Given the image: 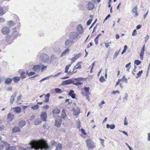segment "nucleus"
Masks as SVG:
<instances>
[{"mask_svg": "<svg viewBox=\"0 0 150 150\" xmlns=\"http://www.w3.org/2000/svg\"><path fill=\"white\" fill-rule=\"evenodd\" d=\"M29 144L31 145L30 147H27L26 148H22L21 150H29L33 148H35V149H47L49 148L46 142L43 139L32 140Z\"/></svg>", "mask_w": 150, "mask_h": 150, "instance_id": "f257e3e1", "label": "nucleus"}, {"mask_svg": "<svg viewBox=\"0 0 150 150\" xmlns=\"http://www.w3.org/2000/svg\"><path fill=\"white\" fill-rule=\"evenodd\" d=\"M86 146L89 149H92L96 147L95 144L91 139H87L86 141Z\"/></svg>", "mask_w": 150, "mask_h": 150, "instance_id": "f03ea898", "label": "nucleus"}, {"mask_svg": "<svg viewBox=\"0 0 150 150\" xmlns=\"http://www.w3.org/2000/svg\"><path fill=\"white\" fill-rule=\"evenodd\" d=\"M83 79L84 78L82 77L75 78L73 80L71 81V83L74 85L77 86L81 85L83 84V83L80 81H82Z\"/></svg>", "mask_w": 150, "mask_h": 150, "instance_id": "7ed1b4c3", "label": "nucleus"}, {"mask_svg": "<svg viewBox=\"0 0 150 150\" xmlns=\"http://www.w3.org/2000/svg\"><path fill=\"white\" fill-rule=\"evenodd\" d=\"M124 81L126 83L127 82V79L125 78V76H124L123 78L121 79H118L117 82L115 87H116L118 84H119L120 87L122 88H123V86L122 85V83Z\"/></svg>", "mask_w": 150, "mask_h": 150, "instance_id": "20e7f679", "label": "nucleus"}, {"mask_svg": "<svg viewBox=\"0 0 150 150\" xmlns=\"http://www.w3.org/2000/svg\"><path fill=\"white\" fill-rule=\"evenodd\" d=\"M90 88L89 87H84L83 89V91H82L81 94L83 96H86L87 97L90 94L89 92Z\"/></svg>", "mask_w": 150, "mask_h": 150, "instance_id": "39448f33", "label": "nucleus"}, {"mask_svg": "<svg viewBox=\"0 0 150 150\" xmlns=\"http://www.w3.org/2000/svg\"><path fill=\"white\" fill-rule=\"evenodd\" d=\"M78 34L75 32H72L70 33L69 37L70 39L72 40H75L78 36Z\"/></svg>", "mask_w": 150, "mask_h": 150, "instance_id": "423d86ee", "label": "nucleus"}, {"mask_svg": "<svg viewBox=\"0 0 150 150\" xmlns=\"http://www.w3.org/2000/svg\"><path fill=\"white\" fill-rule=\"evenodd\" d=\"M62 119L60 117H58L55 120V126L58 127H59L62 124Z\"/></svg>", "mask_w": 150, "mask_h": 150, "instance_id": "0eeeda50", "label": "nucleus"}, {"mask_svg": "<svg viewBox=\"0 0 150 150\" xmlns=\"http://www.w3.org/2000/svg\"><path fill=\"white\" fill-rule=\"evenodd\" d=\"M1 31L4 35H8L10 32V30L8 27L5 26L2 28Z\"/></svg>", "mask_w": 150, "mask_h": 150, "instance_id": "6e6552de", "label": "nucleus"}, {"mask_svg": "<svg viewBox=\"0 0 150 150\" xmlns=\"http://www.w3.org/2000/svg\"><path fill=\"white\" fill-rule=\"evenodd\" d=\"M77 32L79 34H82L84 32V29L81 24L79 25L76 28Z\"/></svg>", "mask_w": 150, "mask_h": 150, "instance_id": "1a4fd4ad", "label": "nucleus"}, {"mask_svg": "<svg viewBox=\"0 0 150 150\" xmlns=\"http://www.w3.org/2000/svg\"><path fill=\"white\" fill-rule=\"evenodd\" d=\"M94 7V4L91 1H89L86 5V8L89 11L93 10Z\"/></svg>", "mask_w": 150, "mask_h": 150, "instance_id": "9d476101", "label": "nucleus"}, {"mask_svg": "<svg viewBox=\"0 0 150 150\" xmlns=\"http://www.w3.org/2000/svg\"><path fill=\"white\" fill-rule=\"evenodd\" d=\"M40 117L42 121H46L47 116L46 112H42L41 113Z\"/></svg>", "mask_w": 150, "mask_h": 150, "instance_id": "9b49d317", "label": "nucleus"}, {"mask_svg": "<svg viewBox=\"0 0 150 150\" xmlns=\"http://www.w3.org/2000/svg\"><path fill=\"white\" fill-rule=\"evenodd\" d=\"M74 42L69 39L67 40L65 42V45L66 47H70L73 44Z\"/></svg>", "mask_w": 150, "mask_h": 150, "instance_id": "f8f14e48", "label": "nucleus"}, {"mask_svg": "<svg viewBox=\"0 0 150 150\" xmlns=\"http://www.w3.org/2000/svg\"><path fill=\"white\" fill-rule=\"evenodd\" d=\"M81 55V53H79L75 56L73 57L71 59V60L72 61L71 64L74 62L76 60L80 57Z\"/></svg>", "mask_w": 150, "mask_h": 150, "instance_id": "ddd939ff", "label": "nucleus"}, {"mask_svg": "<svg viewBox=\"0 0 150 150\" xmlns=\"http://www.w3.org/2000/svg\"><path fill=\"white\" fill-rule=\"evenodd\" d=\"M138 8L137 6H135L132 10V13L133 15L135 17H136L138 15V13L137 12Z\"/></svg>", "mask_w": 150, "mask_h": 150, "instance_id": "4468645a", "label": "nucleus"}, {"mask_svg": "<svg viewBox=\"0 0 150 150\" xmlns=\"http://www.w3.org/2000/svg\"><path fill=\"white\" fill-rule=\"evenodd\" d=\"M14 115L11 113H9L7 116V119L9 121H12L14 119Z\"/></svg>", "mask_w": 150, "mask_h": 150, "instance_id": "2eb2a0df", "label": "nucleus"}, {"mask_svg": "<svg viewBox=\"0 0 150 150\" xmlns=\"http://www.w3.org/2000/svg\"><path fill=\"white\" fill-rule=\"evenodd\" d=\"M43 58L42 59V62H47L49 61V56L46 54H44L43 55Z\"/></svg>", "mask_w": 150, "mask_h": 150, "instance_id": "dca6fc26", "label": "nucleus"}, {"mask_svg": "<svg viewBox=\"0 0 150 150\" xmlns=\"http://www.w3.org/2000/svg\"><path fill=\"white\" fill-rule=\"evenodd\" d=\"M145 46L144 45L142 49L141 50L140 53V57L141 60L143 59V57L144 54Z\"/></svg>", "mask_w": 150, "mask_h": 150, "instance_id": "f3484780", "label": "nucleus"}, {"mask_svg": "<svg viewBox=\"0 0 150 150\" xmlns=\"http://www.w3.org/2000/svg\"><path fill=\"white\" fill-rule=\"evenodd\" d=\"M70 50L68 48H67L66 50H64L61 53V57H63L64 56H65L67 54H69Z\"/></svg>", "mask_w": 150, "mask_h": 150, "instance_id": "a211bd4d", "label": "nucleus"}, {"mask_svg": "<svg viewBox=\"0 0 150 150\" xmlns=\"http://www.w3.org/2000/svg\"><path fill=\"white\" fill-rule=\"evenodd\" d=\"M13 109L14 112L17 113H20L21 112V109L19 107H15L13 108Z\"/></svg>", "mask_w": 150, "mask_h": 150, "instance_id": "6ab92c4d", "label": "nucleus"}, {"mask_svg": "<svg viewBox=\"0 0 150 150\" xmlns=\"http://www.w3.org/2000/svg\"><path fill=\"white\" fill-rule=\"evenodd\" d=\"M82 63L81 62H79L74 67V68L76 70L77 69H80L81 68V64Z\"/></svg>", "mask_w": 150, "mask_h": 150, "instance_id": "aec40b11", "label": "nucleus"}, {"mask_svg": "<svg viewBox=\"0 0 150 150\" xmlns=\"http://www.w3.org/2000/svg\"><path fill=\"white\" fill-rule=\"evenodd\" d=\"M12 81V79L7 78L6 79L5 81V83L6 84H10Z\"/></svg>", "mask_w": 150, "mask_h": 150, "instance_id": "412c9836", "label": "nucleus"}, {"mask_svg": "<svg viewBox=\"0 0 150 150\" xmlns=\"http://www.w3.org/2000/svg\"><path fill=\"white\" fill-rule=\"evenodd\" d=\"M21 130L19 127H13L12 129V131L13 133H16L17 132H20Z\"/></svg>", "mask_w": 150, "mask_h": 150, "instance_id": "4be33fe9", "label": "nucleus"}, {"mask_svg": "<svg viewBox=\"0 0 150 150\" xmlns=\"http://www.w3.org/2000/svg\"><path fill=\"white\" fill-rule=\"evenodd\" d=\"M77 71L74 68L70 70L69 71H68L67 74L68 75H71L77 72Z\"/></svg>", "mask_w": 150, "mask_h": 150, "instance_id": "5701e85b", "label": "nucleus"}, {"mask_svg": "<svg viewBox=\"0 0 150 150\" xmlns=\"http://www.w3.org/2000/svg\"><path fill=\"white\" fill-rule=\"evenodd\" d=\"M26 124L24 120H21L18 123V126L20 127H22L24 126Z\"/></svg>", "mask_w": 150, "mask_h": 150, "instance_id": "b1692460", "label": "nucleus"}, {"mask_svg": "<svg viewBox=\"0 0 150 150\" xmlns=\"http://www.w3.org/2000/svg\"><path fill=\"white\" fill-rule=\"evenodd\" d=\"M40 69V67L39 65H35L33 67V70L35 71H36L37 70H39Z\"/></svg>", "mask_w": 150, "mask_h": 150, "instance_id": "393cba45", "label": "nucleus"}, {"mask_svg": "<svg viewBox=\"0 0 150 150\" xmlns=\"http://www.w3.org/2000/svg\"><path fill=\"white\" fill-rule=\"evenodd\" d=\"M12 79L15 83H17L20 80V77L17 76H14Z\"/></svg>", "mask_w": 150, "mask_h": 150, "instance_id": "a878e982", "label": "nucleus"}, {"mask_svg": "<svg viewBox=\"0 0 150 150\" xmlns=\"http://www.w3.org/2000/svg\"><path fill=\"white\" fill-rule=\"evenodd\" d=\"M16 93H15L13 94L11 96V98L10 100V102L11 103H12L13 102L14 100V98L16 96Z\"/></svg>", "mask_w": 150, "mask_h": 150, "instance_id": "bb28decb", "label": "nucleus"}, {"mask_svg": "<svg viewBox=\"0 0 150 150\" xmlns=\"http://www.w3.org/2000/svg\"><path fill=\"white\" fill-rule=\"evenodd\" d=\"M50 96V94L49 93H48L45 95V100L44 101L45 103H47L49 101Z\"/></svg>", "mask_w": 150, "mask_h": 150, "instance_id": "cd10ccee", "label": "nucleus"}, {"mask_svg": "<svg viewBox=\"0 0 150 150\" xmlns=\"http://www.w3.org/2000/svg\"><path fill=\"white\" fill-rule=\"evenodd\" d=\"M52 112L54 114H58L60 113V110L57 108H55L53 110Z\"/></svg>", "mask_w": 150, "mask_h": 150, "instance_id": "c85d7f7f", "label": "nucleus"}, {"mask_svg": "<svg viewBox=\"0 0 150 150\" xmlns=\"http://www.w3.org/2000/svg\"><path fill=\"white\" fill-rule=\"evenodd\" d=\"M66 117L67 115L66 113V110L64 109H63L62 111V117L63 118H65Z\"/></svg>", "mask_w": 150, "mask_h": 150, "instance_id": "c756f323", "label": "nucleus"}, {"mask_svg": "<svg viewBox=\"0 0 150 150\" xmlns=\"http://www.w3.org/2000/svg\"><path fill=\"white\" fill-rule=\"evenodd\" d=\"M5 12L3 7H0V16H2L5 14Z\"/></svg>", "mask_w": 150, "mask_h": 150, "instance_id": "7c9ffc66", "label": "nucleus"}, {"mask_svg": "<svg viewBox=\"0 0 150 150\" xmlns=\"http://www.w3.org/2000/svg\"><path fill=\"white\" fill-rule=\"evenodd\" d=\"M72 64H71V63L70 64L66 65L65 67V70L64 71L65 73H68V70H69V67H70Z\"/></svg>", "mask_w": 150, "mask_h": 150, "instance_id": "2f4dec72", "label": "nucleus"}, {"mask_svg": "<svg viewBox=\"0 0 150 150\" xmlns=\"http://www.w3.org/2000/svg\"><path fill=\"white\" fill-rule=\"evenodd\" d=\"M57 58L55 55H52L50 57V62H52L55 61Z\"/></svg>", "mask_w": 150, "mask_h": 150, "instance_id": "473e14b6", "label": "nucleus"}, {"mask_svg": "<svg viewBox=\"0 0 150 150\" xmlns=\"http://www.w3.org/2000/svg\"><path fill=\"white\" fill-rule=\"evenodd\" d=\"M41 121L39 119H36L35 121V125H39L41 122Z\"/></svg>", "mask_w": 150, "mask_h": 150, "instance_id": "72a5a7b5", "label": "nucleus"}, {"mask_svg": "<svg viewBox=\"0 0 150 150\" xmlns=\"http://www.w3.org/2000/svg\"><path fill=\"white\" fill-rule=\"evenodd\" d=\"M115 126L113 124L112 125H110L109 124H108L106 125V127L108 128H110L111 129H113L115 128Z\"/></svg>", "mask_w": 150, "mask_h": 150, "instance_id": "f704fd0d", "label": "nucleus"}, {"mask_svg": "<svg viewBox=\"0 0 150 150\" xmlns=\"http://www.w3.org/2000/svg\"><path fill=\"white\" fill-rule=\"evenodd\" d=\"M21 77L22 79H24L26 78L25 73L24 71H23L21 74Z\"/></svg>", "mask_w": 150, "mask_h": 150, "instance_id": "c9c22d12", "label": "nucleus"}, {"mask_svg": "<svg viewBox=\"0 0 150 150\" xmlns=\"http://www.w3.org/2000/svg\"><path fill=\"white\" fill-rule=\"evenodd\" d=\"M55 92L56 93H61L62 92L61 90L58 88H56L55 89Z\"/></svg>", "mask_w": 150, "mask_h": 150, "instance_id": "e433bc0d", "label": "nucleus"}, {"mask_svg": "<svg viewBox=\"0 0 150 150\" xmlns=\"http://www.w3.org/2000/svg\"><path fill=\"white\" fill-rule=\"evenodd\" d=\"M6 150H16V149L15 147L11 146L7 148Z\"/></svg>", "mask_w": 150, "mask_h": 150, "instance_id": "4c0bfd02", "label": "nucleus"}, {"mask_svg": "<svg viewBox=\"0 0 150 150\" xmlns=\"http://www.w3.org/2000/svg\"><path fill=\"white\" fill-rule=\"evenodd\" d=\"M8 23L9 26L10 27H12L15 24V23L12 21H9Z\"/></svg>", "mask_w": 150, "mask_h": 150, "instance_id": "58836bf2", "label": "nucleus"}, {"mask_svg": "<svg viewBox=\"0 0 150 150\" xmlns=\"http://www.w3.org/2000/svg\"><path fill=\"white\" fill-rule=\"evenodd\" d=\"M39 108V106L38 105H34L31 107V109L33 110L38 109Z\"/></svg>", "mask_w": 150, "mask_h": 150, "instance_id": "ea45409f", "label": "nucleus"}, {"mask_svg": "<svg viewBox=\"0 0 150 150\" xmlns=\"http://www.w3.org/2000/svg\"><path fill=\"white\" fill-rule=\"evenodd\" d=\"M62 145L61 144H59L56 147V149L57 150H62Z\"/></svg>", "mask_w": 150, "mask_h": 150, "instance_id": "a19ab883", "label": "nucleus"}, {"mask_svg": "<svg viewBox=\"0 0 150 150\" xmlns=\"http://www.w3.org/2000/svg\"><path fill=\"white\" fill-rule=\"evenodd\" d=\"M141 61L138 60H136L134 61V64H136L137 65H138L141 64Z\"/></svg>", "mask_w": 150, "mask_h": 150, "instance_id": "79ce46f5", "label": "nucleus"}, {"mask_svg": "<svg viewBox=\"0 0 150 150\" xmlns=\"http://www.w3.org/2000/svg\"><path fill=\"white\" fill-rule=\"evenodd\" d=\"M131 62H129L128 64H126L125 65V67L127 68H128L127 69V70L128 71H129L130 69V67H129V66L130 67V65H131Z\"/></svg>", "mask_w": 150, "mask_h": 150, "instance_id": "37998d69", "label": "nucleus"}, {"mask_svg": "<svg viewBox=\"0 0 150 150\" xmlns=\"http://www.w3.org/2000/svg\"><path fill=\"white\" fill-rule=\"evenodd\" d=\"M35 74V72L33 71H32L29 73H28V72H27L26 73V74L28 75L29 76L34 75Z\"/></svg>", "mask_w": 150, "mask_h": 150, "instance_id": "c03bdc74", "label": "nucleus"}, {"mask_svg": "<svg viewBox=\"0 0 150 150\" xmlns=\"http://www.w3.org/2000/svg\"><path fill=\"white\" fill-rule=\"evenodd\" d=\"M105 80V79L104 76H101L99 79V81H100L101 82H104Z\"/></svg>", "mask_w": 150, "mask_h": 150, "instance_id": "a18cd8bd", "label": "nucleus"}, {"mask_svg": "<svg viewBox=\"0 0 150 150\" xmlns=\"http://www.w3.org/2000/svg\"><path fill=\"white\" fill-rule=\"evenodd\" d=\"M143 71L141 70L140 71H139L138 73H137V78L139 77L140 76H141V74L142 73Z\"/></svg>", "mask_w": 150, "mask_h": 150, "instance_id": "49530a36", "label": "nucleus"}, {"mask_svg": "<svg viewBox=\"0 0 150 150\" xmlns=\"http://www.w3.org/2000/svg\"><path fill=\"white\" fill-rule=\"evenodd\" d=\"M127 46L126 45H125L124 46V48L123 51H122V54H123V53H124L125 51H126L127 49Z\"/></svg>", "mask_w": 150, "mask_h": 150, "instance_id": "de8ad7c7", "label": "nucleus"}, {"mask_svg": "<svg viewBox=\"0 0 150 150\" xmlns=\"http://www.w3.org/2000/svg\"><path fill=\"white\" fill-rule=\"evenodd\" d=\"M111 44V42H109L108 43L105 42V47L106 48H108L109 46H110V45L109 44Z\"/></svg>", "mask_w": 150, "mask_h": 150, "instance_id": "09e8293b", "label": "nucleus"}, {"mask_svg": "<svg viewBox=\"0 0 150 150\" xmlns=\"http://www.w3.org/2000/svg\"><path fill=\"white\" fill-rule=\"evenodd\" d=\"M92 18L89 20L87 22V23H86L87 25H90V24H91V22L92 21Z\"/></svg>", "mask_w": 150, "mask_h": 150, "instance_id": "8fccbe9b", "label": "nucleus"}, {"mask_svg": "<svg viewBox=\"0 0 150 150\" xmlns=\"http://www.w3.org/2000/svg\"><path fill=\"white\" fill-rule=\"evenodd\" d=\"M137 35V31H136V30L135 29L133 31L132 33V36H135V35Z\"/></svg>", "mask_w": 150, "mask_h": 150, "instance_id": "3c124183", "label": "nucleus"}, {"mask_svg": "<svg viewBox=\"0 0 150 150\" xmlns=\"http://www.w3.org/2000/svg\"><path fill=\"white\" fill-rule=\"evenodd\" d=\"M112 93L113 94L115 95V94H116V93H117L118 94H119L120 93V92L118 90H117L115 91H112Z\"/></svg>", "mask_w": 150, "mask_h": 150, "instance_id": "603ef678", "label": "nucleus"}, {"mask_svg": "<svg viewBox=\"0 0 150 150\" xmlns=\"http://www.w3.org/2000/svg\"><path fill=\"white\" fill-rule=\"evenodd\" d=\"M5 21V19L4 18L0 17V23L4 22Z\"/></svg>", "mask_w": 150, "mask_h": 150, "instance_id": "864d4df0", "label": "nucleus"}, {"mask_svg": "<svg viewBox=\"0 0 150 150\" xmlns=\"http://www.w3.org/2000/svg\"><path fill=\"white\" fill-rule=\"evenodd\" d=\"M22 97V96L21 95L18 96L17 97V102L19 101L20 100H21V98Z\"/></svg>", "mask_w": 150, "mask_h": 150, "instance_id": "5fc2aeb1", "label": "nucleus"}, {"mask_svg": "<svg viewBox=\"0 0 150 150\" xmlns=\"http://www.w3.org/2000/svg\"><path fill=\"white\" fill-rule=\"evenodd\" d=\"M94 41L95 42V44L97 45L98 44V39L97 37H96L94 39Z\"/></svg>", "mask_w": 150, "mask_h": 150, "instance_id": "6e6d98bb", "label": "nucleus"}, {"mask_svg": "<svg viewBox=\"0 0 150 150\" xmlns=\"http://www.w3.org/2000/svg\"><path fill=\"white\" fill-rule=\"evenodd\" d=\"M81 132L84 135H86V133L85 132L84 130L82 128L81 130Z\"/></svg>", "mask_w": 150, "mask_h": 150, "instance_id": "4d7b16f0", "label": "nucleus"}, {"mask_svg": "<svg viewBox=\"0 0 150 150\" xmlns=\"http://www.w3.org/2000/svg\"><path fill=\"white\" fill-rule=\"evenodd\" d=\"M74 91L73 90H71L69 92V95L70 96H71L72 95L74 94Z\"/></svg>", "mask_w": 150, "mask_h": 150, "instance_id": "13d9d810", "label": "nucleus"}, {"mask_svg": "<svg viewBox=\"0 0 150 150\" xmlns=\"http://www.w3.org/2000/svg\"><path fill=\"white\" fill-rule=\"evenodd\" d=\"M99 140L100 141V142L101 144L103 145V144H104V140L103 139H101V138H100L99 139Z\"/></svg>", "mask_w": 150, "mask_h": 150, "instance_id": "bf43d9fd", "label": "nucleus"}, {"mask_svg": "<svg viewBox=\"0 0 150 150\" xmlns=\"http://www.w3.org/2000/svg\"><path fill=\"white\" fill-rule=\"evenodd\" d=\"M136 68H137L136 66H135L134 67V69L132 70V73L134 75V74H135V73L134 72H136Z\"/></svg>", "mask_w": 150, "mask_h": 150, "instance_id": "052dcab7", "label": "nucleus"}, {"mask_svg": "<svg viewBox=\"0 0 150 150\" xmlns=\"http://www.w3.org/2000/svg\"><path fill=\"white\" fill-rule=\"evenodd\" d=\"M49 108V106L47 105H44L43 107V108L46 109H47Z\"/></svg>", "mask_w": 150, "mask_h": 150, "instance_id": "680f3d73", "label": "nucleus"}, {"mask_svg": "<svg viewBox=\"0 0 150 150\" xmlns=\"http://www.w3.org/2000/svg\"><path fill=\"white\" fill-rule=\"evenodd\" d=\"M92 45V43L91 42H90L87 46V48H89Z\"/></svg>", "mask_w": 150, "mask_h": 150, "instance_id": "e2e57ef3", "label": "nucleus"}, {"mask_svg": "<svg viewBox=\"0 0 150 150\" xmlns=\"http://www.w3.org/2000/svg\"><path fill=\"white\" fill-rule=\"evenodd\" d=\"M4 125H3L0 126V130L1 131H2L4 129Z\"/></svg>", "mask_w": 150, "mask_h": 150, "instance_id": "0e129e2a", "label": "nucleus"}, {"mask_svg": "<svg viewBox=\"0 0 150 150\" xmlns=\"http://www.w3.org/2000/svg\"><path fill=\"white\" fill-rule=\"evenodd\" d=\"M142 27V25H137L136 27V28L137 30L139 29H140L141 27Z\"/></svg>", "mask_w": 150, "mask_h": 150, "instance_id": "69168bd1", "label": "nucleus"}, {"mask_svg": "<svg viewBox=\"0 0 150 150\" xmlns=\"http://www.w3.org/2000/svg\"><path fill=\"white\" fill-rule=\"evenodd\" d=\"M119 51H117L115 52V54H114V56H117L118 54H119Z\"/></svg>", "mask_w": 150, "mask_h": 150, "instance_id": "338daca9", "label": "nucleus"}, {"mask_svg": "<svg viewBox=\"0 0 150 150\" xmlns=\"http://www.w3.org/2000/svg\"><path fill=\"white\" fill-rule=\"evenodd\" d=\"M148 138L147 139L149 141L150 140V133H148Z\"/></svg>", "mask_w": 150, "mask_h": 150, "instance_id": "774afa93", "label": "nucleus"}]
</instances>
